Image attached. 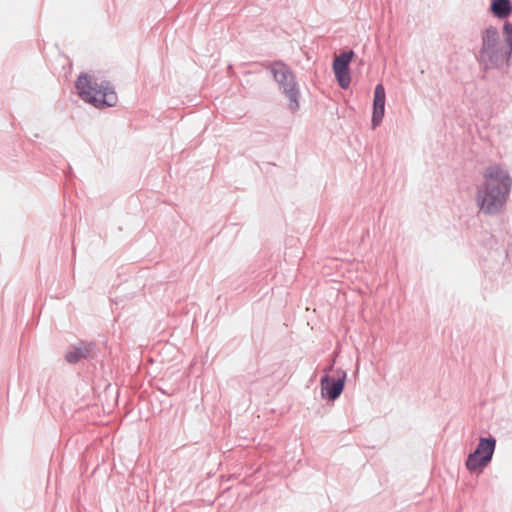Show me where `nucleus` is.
<instances>
[{"label":"nucleus","instance_id":"3","mask_svg":"<svg viewBox=\"0 0 512 512\" xmlns=\"http://www.w3.org/2000/svg\"><path fill=\"white\" fill-rule=\"evenodd\" d=\"M76 88L80 98L96 108L113 107L117 102V95L109 82L98 83L89 74H81L76 81Z\"/></svg>","mask_w":512,"mask_h":512},{"label":"nucleus","instance_id":"4","mask_svg":"<svg viewBox=\"0 0 512 512\" xmlns=\"http://www.w3.org/2000/svg\"><path fill=\"white\" fill-rule=\"evenodd\" d=\"M279 90L287 98V108L295 113L300 108V88L294 72L283 62H275L269 67Z\"/></svg>","mask_w":512,"mask_h":512},{"label":"nucleus","instance_id":"8","mask_svg":"<svg viewBox=\"0 0 512 512\" xmlns=\"http://www.w3.org/2000/svg\"><path fill=\"white\" fill-rule=\"evenodd\" d=\"M346 372L342 371V376L331 383L330 377L325 374L321 378V394L329 400H336L342 393L345 385Z\"/></svg>","mask_w":512,"mask_h":512},{"label":"nucleus","instance_id":"7","mask_svg":"<svg viewBox=\"0 0 512 512\" xmlns=\"http://www.w3.org/2000/svg\"><path fill=\"white\" fill-rule=\"evenodd\" d=\"M385 101H386V92L385 88L382 84H377L374 90V98H373V111H372V127H378L384 117L385 114Z\"/></svg>","mask_w":512,"mask_h":512},{"label":"nucleus","instance_id":"1","mask_svg":"<svg viewBox=\"0 0 512 512\" xmlns=\"http://www.w3.org/2000/svg\"><path fill=\"white\" fill-rule=\"evenodd\" d=\"M511 186L512 180L507 171L499 166L487 168L475 195L479 212L484 215L499 214L508 201Z\"/></svg>","mask_w":512,"mask_h":512},{"label":"nucleus","instance_id":"6","mask_svg":"<svg viewBox=\"0 0 512 512\" xmlns=\"http://www.w3.org/2000/svg\"><path fill=\"white\" fill-rule=\"evenodd\" d=\"M353 57V52H344L336 56L333 61V71L338 84L341 88L347 89L350 85L351 78L349 73V63Z\"/></svg>","mask_w":512,"mask_h":512},{"label":"nucleus","instance_id":"9","mask_svg":"<svg viewBox=\"0 0 512 512\" xmlns=\"http://www.w3.org/2000/svg\"><path fill=\"white\" fill-rule=\"evenodd\" d=\"M94 345L93 344H80L79 346L73 347L66 354V360L69 363H77L81 359L87 358L90 356Z\"/></svg>","mask_w":512,"mask_h":512},{"label":"nucleus","instance_id":"2","mask_svg":"<svg viewBox=\"0 0 512 512\" xmlns=\"http://www.w3.org/2000/svg\"><path fill=\"white\" fill-rule=\"evenodd\" d=\"M504 42L500 41L498 30L490 26L482 34L479 60L486 68L500 67L508 62L512 54V23L503 27Z\"/></svg>","mask_w":512,"mask_h":512},{"label":"nucleus","instance_id":"10","mask_svg":"<svg viewBox=\"0 0 512 512\" xmlns=\"http://www.w3.org/2000/svg\"><path fill=\"white\" fill-rule=\"evenodd\" d=\"M491 12L499 19L507 18L512 12V5L510 0H492Z\"/></svg>","mask_w":512,"mask_h":512},{"label":"nucleus","instance_id":"11","mask_svg":"<svg viewBox=\"0 0 512 512\" xmlns=\"http://www.w3.org/2000/svg\"><path fill=\"white\" fill-rule=\"evenodd\" d=\"M332 369V365L330 367H328L325 372L327 373L328 371H330Z\"/></svg>","mask_w":512,"mask_h":512},{"label":"nucleus","instance_id":"5","mask_svg":"<svg viewBox=\"0 0 512 512\" xmlns=\"http://www.w3.org/2000/svg\"><path fill=\"white\" fill-rule=\"evenodd\" d=\"M496 447L493 437L480 438L474 452L470 453L466 460V468L473 472L478 468L486 467L491 461Z\"/></svg>","mask_w":512,"mask_h":512}]
</instances>
